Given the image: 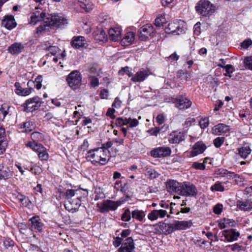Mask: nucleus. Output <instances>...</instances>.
Returning a JSON list of instances; mask_svg holds the SVG:
<instances>
[{
  "mask_svg": "<svg viewBox=\"0 0 252 252\" xmlns=\"http://www.w3.org/2000/svg\"><path fill=\"white\" fill-rule=\"evenodd\" d=\"M43 22V25H40L37 28V32H41L45 29L46 26L60 27L68 23V20L63 15L48 14L46 16V13L43 11L36 10L32 13L30 24H36L38 22Z\"/></svg>",
  "mask_w": 252,
  "mask_h": 252,
  "instance_id": "f257e3e1",
  "label": "nucleus"
},
{
  "mask_svg": "<svg viewBox=\"0 0 252 252\" xmlns=\"http://www.w3.org/2000/svg\"><path fill=\"white\" fill-rule=\"evenodd\" d=\"M167 188L169 192L182 196H195L197 194L196 187L188 182L179 183L175 180H169L167 182Z\"/></svg>",
  "mask_w": 252,
  "mask_h": 252,
  "instance_id": "f03ea898",
  "label": "nucleus"
},
{
  "mask_svg": "<svg viewBox=\"0 0 252 252\" xmlns=\"http://www.w3.org/2000/svg\"><path fill=\"white\" fill-rule=\"evenodd\" d=\"M86 158L94 164L104 165L109 159V151L105 148H98L89 151Z\"/></svg>",
  "mask_w": 252,
  "mask_h": 252,
  "instance_id": "7ed1b4c3",
  "label": "nucleus"
},
{
  "mask_svg": "<svg viewBox=\"0 0 252 252\" xmlns=\"http://www.w3.org/2000/svg\"><path fill=\"white\" fill-rule=\"evenodd\" d=\"M195 9L197 14L202 17H210L216 11V6L209 0H199L196 4Z\"/></svg>",
  "mask_w": 252,
  "mask_h": 252,
  "instance_id": "20e7f679",
  "label": "nucleus"
},
{
  "mask_svg": "<svg viewBox=\"0 0 252 252\" xmlns=\"http://www.w3.org/2000/svg\"><path fill=\"white\" fill-rule=\"evenodd\" d=\"M186 30V23L183 21H179L169 24L168 27L165 29V32L167 33L179 35L184 33Z\"/></svg>",
  "mask_w": 252,
  "mask_h": 252,
  "instance_id": "39448f33",
  "label": "nucleus"
},
{
  "mask_svg": "<svg viewBox=\"0 0 252 252\" xmlns=\"http://www.w3.org/2000/svg\"><path fill=\"white\" fill-rule=\"evenodd\" d=\"M122 202L120 200L115 201L107 199L103 201L100 205L98 204L97 207L100 212L107 213L110 211L116 210L122 204Z\"/></svg>",
  "mask_w": 252,
  "mask_h": 252,
  "instance_id": "423d86ee",
  "label": "nucleus"
},
{
  "mask_svg": "<svg viewBox=\"0 0 252 252\" xmlns=\"http://www.w3.org/2000/svg\"><path fill=\"white\" fill-rule=\"evenodd\" d=\"M41 98L38 96L28 99L25 103V110L27 112H32L41 106Z\"/></svg>",
  "mask_w": 252,
  "mask_h": 252,
  "instance_id": "0eeeda50",
  "label": "nucleus"
},
{
  "mask_svg": "<svg viewBox=\"0 0 252 252\" xmlns=\"http://www.w3.org/2000/svg\"><path fill=\"white\" fill-rule=\"evenodd\" d=\"M68 86L72 90H76L79 88V72L77 70L71 71L67 76L66 79Z\"/></svg>",
  "mask_w": 252,
  "mask_h": 252,
  "instance_id": "6e6552de",
  "label": "nucleus"
},
{
  "mask_svg": "<svg viewBox=\"0 0 252 252\" xmlns=\"http://www.w3.org/2000/svg\"><path fill=\"white\" fill-rule=\"evenodd\" d=\"M166 216L170 218V216L167 214L166 210L163 209H155L152 211L148 215V218L151 221H154L158 218L162 219Z\"/></svg>",
  "mask_w": 252,
  "mask_h": 252,
  "instance_id": "1a4fd4ad",
  "label": "nucleus"
},
{
  "mask_svg": "<svg viewBox=\"0 0 252 252\" xmlns=\"http://www.w3.org/2000/svg\"><path fill=\"white\" fill-rule=\"evenodd\" d=\"M151 74V72L149 70L142 68L132 76V77L131 78V81L135 83L143 82L145 81Z\"/></svg>",
  "mask_w": 252,
  "mask_h": 252,
  "instance_id": "9d476101",
  "label": "nucleus"
},
{
  "mask_svg": "<svg viewBox=\"0 0 252 252\" xmlns=\"http://www.w3.org/2000/svg\"><path fill=\"white\" fill-rule=\"evenodd\" d=\"M171 151L170 148L167 147H161L156 148L151 152L152 156L155 158H161L169 156Z\"/></svg>",
  "mask_w": 252,
  "mask_h": 252,
  "instance_id": "9b49d317",
  "label": "nucleus"
},
{
  "mask_svg": "<svg viewBox=\"0 0 252 252\" xmlns=\"http://www.w3.org/2000/svg\"><path fill=\"white\" fill-rule=\"evenodd\" d=\"M139 38L142 40H145L154 33L153 27L150 24H147L142 27L139 30Z\"/></svg>",
  "mask_w": 252,
  "mask_h": 252,
  "instance_id": "f8f14e48",
  "label": "nucleus"
},
{
  "mask_svg": "<svg viewBox=\"0 0 252 252\" xmlns=\"http://www.w3.org/2000/svg\"><path fill=\"white\" fill-rule=\"evenodd\" d=\"M176 107L180 110H185L189 108L191 105V102L188 98L180 96L177 98L174 101Z\"/></svg>",
  "mask_w": 252,
  "mask_h": 252,
  "instance_id": "ddd939ff",
  "label": "nucleus"
},
{
  "mask_svg": "<svg viewBox=\"0 0 252 252\" xmlns=\"http://www.w3.org/2000/svg\"><path fill=\"white\" fill-rule=\"evenodd\" d=\"M134 248L133 240L131 237H128L123 242L118 252H134Z\"/></svg>",
  "mask_w": 252,
  "mask_h": 252,
  "instance_id": "4468645a",
  "label": "nucleus"
},
{
  "mask_svg": "<svg viewBox=\"0 0 252 252\" xmlns=\"http://www.w3.org/2000/svg\"><path fill=\"white\" fill-rule=\"evenodd\" d=\"M185 133L183 132L173 131L170 134L168 141L170 143L177 144L184 140Z\"/></svg>",
  "mask_w": 252,
  "mask_h": 252,
  "instance_id": "2eb2a0df",
  "label": "nucleus"
},
{
  "mask_svg": "<svg viewBox=\"0 0 252 252\" xmlns=\"http://www.w3.org/2000/svg\"><path fill=\"white\" fill-rule=\"evenodd\" d=\"M175 231L185 230L189 228L192 223L191 220H173Z\"/></svg>",
  "mask_w": 252,
  "mask_h": 252,
  "instance_id": "dca6fc26",
  "label": "nucleus"
},
{
  "mask_svg": "<svg viewBox=\"0 0 252 252\" xmlns=\"http://www.w3.org/2000/svg\"><path fill=\"white\" fill-rule=\"evenodd\" d=\"M1 25L8 30H11L16 26V23L12 15H7L4 17Z\"/></svg>",
  "mask_w": 252,
  "mask_h": 252,
  "instance_id": "f3484780",
  "label": "nucleus"
},
{
  "mask_svg": "<svg viewBox=\"0 0 252 252\" xmlns=\"http://www.w3.org/2000/svg\"><path fill=\"white\" fill-rule=\"evenodd\" d=\"M206 145L201 141L196 142L193 146L192 151L190 153V156L195 157L201 154L206 149Z\"/></svg>",
  "mask_w": 252,
  "mask_h": 252,
  "instance_id": "a211bd4d",
  "label": "nucleus"
},
{
  "mask_svg": "<svg viewBox=\"0 0 252 252\" xmlns=\"http://www.w3.org/2000/svg\"><path fill=\"white\" fill-rule=\"evenodd\" d=\"M228 131V126L223 124H219L212 128V132L215 135H220Z\"/></svg>",
  "mask_w": 252,
  "mask_h": 252,
  "instance_id": "6ab92c4d",
  "label": "nucleus"
},
{
  "mask_svg": "<svg viewBox=\"0 0 252 252\" xmlns=\"http://www.w3.org/2000/svg\"><path fill=\"white\" fill-rule=\"evenodd\" d=\"M159 229L166 235L171 234L175 231L173 221L170 223H162L159 225Z\"/></svg>",
  "mask_w": 252,
  "mask_h": 252,
  "instance_id": "aec40b11",
  "label": "nucleus"
},
{
  "mask_svg": "<svg viewBox=\"0 0 252 252\" xmlns=\"http://www.w3.org/2000/svg\"><path fill=\"white\" fill-rule=\"evenodd\" d=\"M121 33L122 29L120 27L111 28L108 32L109 38L114 41L121 38Z\"/></svg>",
  "mask_w": 252,
  "mask_h": 252,
  "instance_id": "412c9836",
  "label": "nucleus"
},
{
  "mask_svg": "<svg viewBox=\"0 0 252 252\" xmlns=\"http://www.w3.org/2000/svg\"><path fill=\"white\" fill-rule=\"evenodd\" d=\"M222 235L228 242H231L237 239L239 233L236 232L234 229L224 230L222 232Z\"/></svg>",
  "mask_w": 252,
  "mask_h": 252,
  "instance_id": "4be33fe9",
  "label": "nucleus"
},
{
  "mask_svg": "<svg viewBox=\"0 0 252 252\" xmlns=\"http://www.w3.org/2000/svg\"><path fill=\"white\" fill-rule=\"evenodd\" d=\"M31 227L35 231H40L42 230L43 224L39 217H34L30 219Z\"/></svg>",
  "mask_w": 252,
  "mask_h": 252,
  "instance_id": "5701e85b",
  "label": "nucleus"
},
{
  "mask_svg": "<svg viewBox=\"0 0 252 252\" xmlns=\"http://www.w3.org/2000/svg\"><path fill=\"white\" fill-rule=\"evenodd\" d=\"M238 208L243 211H248L252 208V202L249 200H238L236 202Z\"/></svg>",
  "mask_w": 252,
  "mask_h": 252,
  "instance_id": "b1692460",
  "label": "nucleus"
},
{
  "mask_svg": "<svg viewBox=\"0 0 252 252\" xmlns=\"http://www.w3.org/2000/svg\"><path fill=\"white\" fill-rule=\"evenodd\" d=\"M135 34L133 32L126 33L125 37L121 40V44L123 46H129L131 45L134 40Z\"/></svg>",
  "mask_w": 252,
  "mask_h": 252,
  "instance_id": "393cba45",
  "label": "nucleus"
},
{
  "mask_svg": "<svg viewBox=\"0 0 252 252\" xmlns=\"http://www.w3.org/2000/svg\"><path fill=\"white\" fill-rule=\"evenodd\" d=\"M15 87L16 88L15 93L20 95L26 96L32 93V88H25L24 89L20 85L19 83L16 82L15 83Z\"/></svg>",
  "mask_w": 252,
  "mask_h": 252,
  "instance_id": "a878e982",
  "label": "nucleus"
},
{
  "mask_svg": "<svg viewBox=\"0 0 252 252\" xmlns=\"http://www.w3.org/2000/svg\"><path fill=\"white\" fill-rule=\"evenodd\" d=\"M24 48V46L20 43H15L12 44L8 49V51L11 54H18L21 52Z\"/></svg>",
  "mask_w": 252,
  "mask_h": 252,
  "instance_id": "bb28decb",
  "label": "nucleus"
},
{
  "mask_svg": "<svg viewBox=\"0 0 252 252\" xmlns=\"http://www.w3.org/2000/svg\"><path fill=\"white\" fill-rule=\"evenodd\" d=\"M94 37L95 40L104 41L107 39V35L104 30L98 29L94 32Z\"/></svg>",
  "mask_w": 252,
  "mask_h": 252,
  "instance_id": "cd10ccee",
  "label": "nucleus"
},
{
  "mask_svg": "<svg viewBox=\"0 0 252 252\" xmlns=\"http://www.w3.org/2000/svg\"><path fill=\"white\" fill-rule=\"evenodd\" d=\"M251 153V149L248 144L244 145L239 149V154L243 158H246Z\"/></svg>",
  "mask_w": 252,
  "mask_h": 252,
  "instance_id": "c85d7f7f",
  "label": "nucleus"
},
{
  "mask_svg": "<svg viewBox=\"0 0 252 252\" xmlns=\"http://www.w3.org/2000/svg\"><path fill=\"white\" fill-rule=\"evenodd\" d=\"M146 216L145 212L143 210H135L131 212V216L136 220L142 221Z\"/></svg>",
  "mask_w": 252,
  "mask_h": 252,
  "instance_id": "c756f323",
  "label": "nucleus"
},
{
  "mask_svg": "<svg viewBox=\"0 0 252 252\" xmlns=\"http://www.w3.org/2000/svg\"><path fill=\"white\" fill-rule=\"evenodd\" d=\"M80 7L84 11L88 12L94 8V5L91 1L85 0V2L80 1Z\"/></svg>",
  "mask_w": 252,
  "mask_h": 252,
  "instance_id": "7c9ffc66",
  "label": "nucleus"
},
{
  "mask_svg": "<svg viewBox=\"0 0 252 252\" xmlns=\"http://www.w3.org/2000/svg\"><path fill=\"white\" fill-rule=\"evenodd\" d=\"M26 146L37 153L41 150V148L43 147V145L38 143L37 142H28L26 144Z\"/></svg>",
  "mask_w": 252,
  "mask_h": 252,
  "instance_id": "2f4dec72",
  "label": "nucleus"
},
{
  "mask_svg": "<svg viewBox=\"0 0 252 252\" xmlns=\"http://www.w3.org/2000/svg\"><path fill=\"white\" fill-rule=\"evenodd\" d=\"M165 15H160L155 19V24L157 27L163 26L167 23Z\"/></svg>",
  "mask_w": 252,
  "mask_h": 252,
  "instance_id": "473e14b6",
  "label": "nucleus"
},
{
  "mask_svg": "<svg viewBox=\"0 0 252 252\" xmlns=\"http://www.w3.org/2000/svg\"><path fill=\"white\" fill-rule=\"evenodd\" d=\"M38 158L42 160H47L49 158V155L47 153L46 149L43 146L38 152Z\"/></svg>",
  "mask_w": 252,
  "mask_h": 252,
  "instance_id": "72a5a7b5",
  "label": "nucleus"
},
{
  "mask_svg": "<svg viewBox=\"0 0 252 252\" xmlns=\"http://www.w3.org/2000/svg\"><path fill=\"white\" fill-rule=\"evenodd\" d=\"M10 175V171L8 168L0 166V180L5 179Z\"/></svg>",
  "mask_w": 252,
  "mask_h": 252,
  "instance_id": "f704fd0d",
  "label": "nucleus"
},
{
  "mask_svg": "<svg viewBox=\"0 0 252 252\" xmlns=\"http://www.w3.org/2000/svg\"><path fill=\"white\" fill-rule=\"evenodd\" d=\"M126 123L128 127H136L139 124V122L137 119H132L131 118H126Z\"/></svg>",
  "mask_w": 252,
  "mask_h": 252,
  "instance_id": "c9c22d12",
  "label": "nucleus"
},
{
  "mask_svg": "<svg viewBox=\"0 0 252 252\" xmlns=\"http://www.w3.org/2000/svg\"><path fill=\"white\" fill-rule=\"evenodd\" d=\"M32 142H37L43 139V135L39 132H34L31 134Z\"/></svg>",
  "mask_w": 252,
  "mask_h": 252,
  "instance_id": "e433bc0d",
  "label": "nucleus"
},
{
  "mask_svg": "<svg viewBox=\"0 0 252 252\" xmlns=\"http://www.w3.org/2000/svg\"><path fill=\"white\" fill-rule=\"evenodd\" d=\"M131 213L130 210L129 209H126L122 214L121 219L124 221H129L131 220Z\"/></svg>",
  "mask_w": 252,
  "mask_h": 252,
  "instance_id": "4c0bfd02",
  "label": "nucleus"
},
{
  "mask_svg": "<svg viewBox=\"0 0 252 252\" xmlns=\"http://www.w3.org/2000/svg\"><path fill=\"white\" fill-rule=\"evenodd\" d=\"M86 68L91 75H96L98 74L95 66L94 64H90L87 65Z\"/></svg>",
  "mask_w": 252,
  "mask_h": 252,
  "instance_id": "58836bf2",
  "label": "nucleus"
},
{
  "mask_svg": "<svg viewBox=\"0 0 252 252\" xmlns=\"http://www.w3.org/2000/svg\"><path fill=\"white\" fill-rule=\"evenodd\" d=\"M244 63L246 68L252 70V56L246 57L244 60Z\"/></svg>",
  "mask_w": 252,
  "mask_h": 252,
  "instance_id": "ea45409f",
  "label": "nucleus"
},
{
  "mask_svg": "<svg viewBox=\"0 0 252 252\" xmlns=\"http://www.w3.org/2000/svg\"><path fill=\"white\" fill-rule=\"evenodd\" d=\"M225 177H226L228 179L235 178V181L237 182H238V179H240L241 181L242 179V178L240 175L236 174L234 172L228 171H227V172L226 173V175Z\"/></svg>",
  "mask_w": 252,
  "mask_h": 252,
  "instance_id": "a19ab883",
  "label": "nucleus"
},
{
  "mask_svg": "<svg viewBox=\"0 0 252 252\" xmlns=\"http://www.w3.org/2000/svg\"><path fill=\"white\" fill-rule=\"evenodd\" d=\"M146 174L151 179H155L158 176V174L154 169H147Z\"/></svg>",
  "mask_w": 252,
  "mask_h": 252,
  "instance_id": "79ce46f5",
  "label": "nucleus"
},
{
  "mask_svg": "<svg viewBox=\"0 0 252 252\" xmlns=\"http://www.w3.org/2000/svg\"><path fill=\"white\" fill-rule=\"evenodd\" d=\"M224 69L226 72V73L224 74V75L231 77V74L235 71V69L233 66L231 64H227L225 65Z\"/></svg>",
  "mask_w": 252,
  "mask_h": 252,
  "instance_id": "37998d69",
  "label": "nucleus"
},
{
  "mask_svg": "<svg viewBox=\"0 0 252 252\" xmlns=\"http://www.w3.org/2000/svg\"><path fill=\"white\" fill-rule=\"evenodd\" d=\"M119 74L122 75L126 74L129 77H131V78L132 76H133L132 73L129 70V67L127 66L122 67L121 69L119 70Z\"/></svg>",
  "mask_w": 252,
  "mask_h": 252,
  "instance_id": "c03bdc74",
  "label": "nucleus"
},
{
  "mask_svg": "<svg viewBox=\"0 0 252 252\" xmlns=\"http://www.w3.org/2000/svg\"><path fill=\"white\" fill-rule=\"evenodd\" d=\"M211 189L212 191L215 190L218 191H223L224 190V188L221 185V183H217L212 186L211 188Z\"/></svg>",
  "mask_w": 252,
  "mask_h": 252,
  "instance_id": "a18cd8bd",
  "label": "nucleus"
},
{
  "mask_svg": "<svg viewBox=\"0 0 252 252\" xmlns=\"http://www.w3.org/2000/svg\"><path fill=\"white\" fill-rule=\"evenodd\" d=\"M46 50L49 52L52 55H55L60 51V49L56 46H49L46 48Z\"/></svg>",
  "mask_w": 252,
  "mask_h": 252,
  "instance_id": "49530a36",
  "label": "nucleus"
},
{
  "mask_svg": "<svg viewBox=\"0 0 252 252\" xmlns=\"http://www.w3.org/2000/svg\"><path fill=\"white\" fill-rule=\"evenodd\" d=\"M224 138L223 137H218L215 138L213 141V143L216 147L219 148L224 142Z\"/></svg>",
  "mask_w": 252,
  "mask_h": 252,
  "instance_id": "de8ad7c7",
  "label": "nucleus"
},
{
  "mask_svg": "<svg viewBox=\"0 0 252 252\" xmlns=\"http://www.w3.org/2000/svg\"><path fill=\"white\" fill-rule=\"evenodd\" d=\"M16 197L22 203L23 205L25 206H27L28 205L29 199L25 196L18 193Z\"/></svg>",
  "mask_w": 252,
  "mask_h": 252,
  "instance_id": "09e8293b",
  "label": "nucleus"
},
{
  "mask_svg": "<svg viewBox=\"0 0 252 252\" xmlns=\"http://www.w3.org/2000/svg\"><path fill=\"white\" fill-rule=\"evenodd\" d=\"M33 127L32 122H26L23 124V128L26 132L31 131Z\"/></svg>",
  "mask_w": 252,
  "mask_h": 252,
  "instance_id": "8fccbe9b",
  "label": "nucleus"
},
{
  "mask_svg": "<svg viewBox=\"0 0 252 252\" xmlns=\"http://www.w3.org/2000/svg\"><path fill=\"white\" fill-rule=\"evenodd\" d=\"M27 252H43L37 246L33 245H30L26 250Z\"/></svg>",
  "mask_w": 252,
  "mask_h": 252,
  "instance_id": "3c124183",
  "label": "nucleus"
},
{
  "mask_svg": "<svg viewBox=\"0 0 252 252\" xmlns=\"http://www.w3.org/2000/svg\"><path fill=\"white\" fill-rule=\"evenodd\" d=\"M162 128H163V126L161 127H156L149 130V132L151 135L157 136L158 134L161 131Z\"/></svg>",
  "mask_w": 252,
  "mask_h": 252,
  "instance_id": "603ef678",
  "label": "nucleus"
},
{
  "mask_svg": "<svg viewBox=\"0 0 252 252\" xmlns=\"http://www.w3.org/2000/svg\"><path fill=\"white\" fill-rule=\"evenodd\" d=\"M7 142L3 139H0V154H2L5 151L7 147Z\"/></svg>",
  "mask_w": 252,
  "mask_h": 252,
  "instance_id": "864d4df0",
  "label": "nucleus"
},
{
  "mask_svg": "<svg viewBox=\"0 0 252 252\" xmlns=\"http://www.w3.org/2000/svg\"><path fill=\"white\" fill-rule=\"evenodd\" d=\"M88 46V42L85 40L84 37L80 36V48H87Z\"/></svg>",
  "mask_w": 252,
  "mask_h": 252,
  "instance_id": "5fc2aeb1",
  "label": "nucleus"
},
{
  "mask_svg": "<svg viewBox=\"0 0 252 252\" xmlns=\"http://www.w3.org/2000/svg\"><path fill=\"white\" fill-rule=\"evenodd\" d=\"M252 45V40L248 38L243 41V42L241 43V46L244 49H247Z\"/></svg>",
  "mask_w": 252,
  "mask_h": 252,
  "instance_id": "6e6d98bb",
  "label": "nucleus"
},
{
  "mask_svg": "<svg viewBox=\"0 0 252 252\" xmlns=\"http://www.w3.org/2000/svg\"><path fill=\"white\" fill-rule=\"evenodd\" d=\"M3 246L6 249L14 246V242L10 239H5L3 241Z\"/></svg>",
  "mask_w": 252,
  "mask_h": 252,
  "instance_id": "4d7b16f0",
  "label": "nucleus"
},
{
  "mask_svg": "<svg viewBox=\"0 0 252 252\" xmlns=\"http://www.w3.org/2000/svg\"><path fill=\"white\" fill-rule=\"evenodd\" d=\"M83 23V26L82 28L84 30L85 32L88 34L91 31V23L87 21H84Z\"/></svg>",
  "mask_w": 252,
  "mask_h": 252,
  "instance_id": "13d9d810",
  "label": "nucleus"
},
{
  "mask_svg": "<svg viewBox=\"0 0 252 252\" xmlns=\"http://www.w3.org/2000/svg\"><path fill=\"white\" fill-rule=\"evenodd\" d=\"M199 125L202 128L207 127L209 125V120L208 118L202 119L199 122Z\"/></svg>",
  "mask_w": 252,
  "mask_h": 252,
  "instance_id": "bf43d9fd",
  "label": "nucleus"
},
{
  "mask_svg": "<svg viewBox=\"0 0 252 252\" xmlns=\"http://www.w3.org/2000/svg\"><path fill=\"white\" fill-rule=\"evenodd\" d=\"M90 84L93 87L98 86L99 85L98 79L95 77L91 76L90 77Z\"/></svg>",
  "mask_w": 252,
  "mask_h": 252,
  "instance_id": "052dcab7",
  "label": "nucleus"
},
{
  "mask_svg": "<svg viewBox=\"0 0 252 252\" xmlns=\"http://www.w3.org/2000/svg\"><path fill=\"white\" fill-rule=\"evenodd\" d=\"M70 43L72 47L78 49L79 48V36L74 37Z\"/></svg>",
  "mask_w": 252,
  "mask_h": 252,
  "instance_id": "680f3d73",
  "label": "nucleus"
},
{
  "mask_svg": "<svg viewBox=\"0 0 252 252\" xmlns=\"http://www.w3.org/2000/svg\"><path fill=\"white\" fill-rule=\"evenodd\" d=\"M192 167L199 170H204L205 168L204 163H199L197 162H195L192 164Z\"/></svg>",
  "mask_w": 252,
  "mask_h": 252,
  "instance_id": "e2e57ef3",
  "label": "nucleus"
},
{
  "mask_svg": "<svg viewBox=\"0 0 252 252\" xmlns=\"http://www.w3.org/2000/svg\"><path fill=\"white\" fill-rule=\"evenodd\" d=\"M222 210V205L220 204H218L214 207V212L216 214H220Z\"/></svg>",
  "mask_w": 252,
  "mask_h": 252,
  "instance_id": "0e129e2a",
  "label": "nucleus"
},
{
  "mask_svg": "<svg viewBox=\"0 0 252 252\" xmlns=\"http://www.w3.org/2000/svg\"><path fill=\"white\" fill-rule=\"evenodd\" d=\"M126 118H118L116 119V123L118 126H121L124 125H126Z\"/></svg>",
  "mask_w": 252,
  "mask_h": 252,
  "instance_id": "69168bd1",
  "label": "nucleus"
},
{
  "mask_svg": "<svg viewBox=\"0 0 252 252\" xmlns=\"http://www.w3.org/2000/svg\"><path fill=\"white\" fill-rule=\"evenodd\" d=\"M231 250L233 251H237L238 252L244 251V248L243 246H240L238 244L236 243L231 246Z\"/></svg>",
  "mask_w": 252,
  "mask_h": 252,
  "instance_id": "338daca9",
  "label": "nucleus"
},
{
  "mask_svg": "<svg viewBox=\"0 0 252 252\" xmlns=\"http://www.w3.org/2000/svg\"><path fill=\"white\" fill-rule=\"evenodd\" d=\"M165 118L163 114H160L158 115L156 118L157 122L159 125H161L164 122Z\"/></svg>",
  "mask_w": 252,
  "mask_h": 252,
  "instance_id": "774afa93",
  "label": "nucleus"
}]
</instances>
